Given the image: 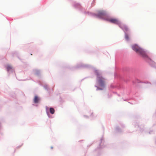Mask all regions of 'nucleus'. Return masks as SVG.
Instances as JSON below:
<instances>
[{
	"mask_svg": "<svg viewBox=\"0 0 156 156\" xmlns=\"http://www.w3.org/2000/svg\"><path fill=\"white\" fill-rule=\"evenodd\" d=\"M132 49L135 51L136 52L142 56L144 58H148V56L147 55L145 52L141 48L139 47L137 45L135 44L132 46Z\"/></svg>",
	"mask_w": 156,
	"mask_h": 156,
	"instance_id": "obj_1",
	"label": "nucleus"
},
{
	"mask_svg": "<svg viewBox=\"0 0 156 156\" xmlns=\"http://www.w3.org/2000/svg\"><path fill=\"white\" fill-rule=\"evenodd\" d=\"M105 80L100 74H97V81L99 85L101 87H104L105 84Z\"/></svg>",
	"mask_w": 156,
	"mask_h": 156,
	"instance_id": "obj_2",
	"label": "nucleus"
},
{
	"mask_svg": "<svg viewBox=\"0 0 156 156\" xmlns=\"http://www.w3.org/2000/svg\"><path fill=\"white\" fill-rule=\"evenodd\" d=\"M97 16L99 18L105 20H106L107 19V16L105 11H98Z\"/></svg>",
	"mask_w": 156,
	"mask_h": 156,
	"instance_id": "obj_3",
	"label": "nucleus"
},
{
	"mask_svg": "<svg viewBox=\"0 0 156 156\" xmlns=\"http://www.w3.org/2000/svg\"><path fill=\"white\" fill-rule=\"evenodd\" d=\"M106 20L108 21L111 23H112L120 25V22L119 20L115 18H110L109 19H107Z\"/></svg>",
	"mask_w": 156,
	"mask_h": 156,
	"instance_id": "obj_4",
	"label": "nucleus"
},
{
	"mask_svg": "<svg viewBox=\"0 0 156 156\" xmlns=\"http://www.w3.org/2000/svg\"><path fill=\"white\" fill-rule=\"evenodd\" d=\"M120 27L122 29L126 31H127L128 30V29L127 27H126V25H123V24H120L119 25Z\"/></svg>",
	"mask_w": 156,
	"mask_h": 156,
	"instance_id": "obj_5",
	"label": "nucleus"
},
{
	"mask_svg": "<svg viewBox=\"0 0 156 156\" xmlns=\"http://www.w3.org/2000/svg\"><path fill=\"white\" fill-rule=\"evenodd\" d=\"M39 100L38 97L37 96H35L34 99V102L35 103H38L39 101Z\"/></svg>",
	"mask_w": 156,
	"mask_h": 156,
	"instance_id": "obj_6",
	"label": "nucleus"
},
{
	"mask_svg": "<svg viewBox=\"0 0 156 156\" xmlns=\"http://www.w3.org/2000/svg\"><path fill=\"white\" fill-rule=\"evenodd\" d=\"M50 112L51 114H53L55 113V110L53 108H50Z\"/></svg>",
	"mask_w": 156,
	"mask_h": 156,
	"instance_id": "obj_7",
	"label": "nucleus"
},
{
	"mask_svg": "<svg viewBox=\"0 0 156 156\" xmlns=\"http://www.w3.org/2000/svg\"><path fill=\"white\" fill-rule=\"evenodd\" d=\"M125 38L126 40H128L129 39V37L128 36V35L127 34H126L125 37Z\"/></svg>",
	"mask_w": 156,
	"mask_h": 156,
	"instance_id": "obj_8",
	"label": "nucleus"
},
{
	"mask_svg": "<svg viewBox=\"0 0 156 156\" xmlns=\"http://www.w3.org/2000/svg\"><path fill=\"white\" fill-rule=\"evenodd\" d=\"M8 68H9V69L11 68V67H10V66H9V67Z\"/></svg>",
	"mask_w": 156,
	"mask_h": 156,
	"instance_id": "obj_9",
	"label": "nucleus"
},
{
	"mask_svg": "<svg viewBox=\"0 0 156 156\" xmlns=\"http://www.w3.org/2000/svg\"><path fill=\"white\" fill-rule=\"evenodd\" d=\"M51 149L53 148V147H51Z\"/></svg>",
	"mask_w": 156,
	"mask_h": 156,
	"instance_id": "obj_10",
	"label": "nucleus"
}]
</instances>
